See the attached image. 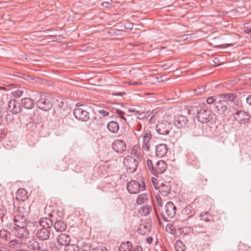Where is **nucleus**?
Instances as JSON below:
<instances>
[{"mask_svg": "<svg viewBox=\"0 0 251 251\" xmlns=\"http://www.w3.org/2000/svg\"><path fill=\"white\" fill-rule=\"evenodd\" d=\"M40 228L35 233L36 237L40 240L44 241L49 239L50 236V229L52 227V223L49 218L43 217L39 219Z\"/></svg>", "mask_w": 251, "mask_h": 251, "instance_id": "f257e3e1", "label": "nucleus"}, {"mask_svg": "<svg viewBox=\"0 0 251 251\" xmlns=\"http://www.w3.org/2000/svg\"><path fill=\"white\" fill-rule=\"evenodd\" d=\"M49 219L52 221V226L57 232H63L67 227V224L63 220L64 215L62 213L58 214L57 211L50 213Z\"/></svg>", "mask_w": 251, "mask_h": 251, "instance_id": "f03ea898", "label": "nucleus"}, {"mask_svg": "<svg viewBox=\"0 0 251 251\" xmlns=\"http://www.w3.org/2000/svg\"><path fill=\"white\" fill-rule=\"evenodd\" d=\"M147 167L152 175L158 177L166 171L168 165L162 160L158 161L154 164L152 161L149 159L147 160Z\"/></svg>", "mask_w": 251, "mask_h": 251, "instance_id": "7ed1b4c3", "label": "nucleus"}, {"mask_svg": "<svg viewBox=\"0 0 251 251\" xmlns=\"http://www.w3.org/2000/svg\"><path fill=\"white\" fill-rule=\"evenodd\" d=\"M196 210L193 206V203L188 205L182 210V217L183 220L187 221V224L195 223L197 219L196 217Z\"/></svg>", "mask_w": 251, "mask_h": 251, "instance_id": "20e7f679", "label": "nucleus"}, {"mask_svg": "<svg viewBox=\"0 0 251 251\" xmlns=\"http://www.w3.org/2000/svg\"><path fill=\"white\" fill-rule=\"evenodd\" d=\"M84 104L81 102L77 103L75 105L76 108L74 110L73 114L75 118L82 122H87L90 119L89 112L83 108Z\"/></svg>", "mask_w": 251, "mask_h": 251, "instance_id": "39448f33", "label": "nucleus"}, {"mask_svg": "<svg viewBox=\"0 0 251 251\" xmlns=\"http://www.w3.org/2000/svg\"><path fill=\"white\" fill-rule=\"evenodd\" d=\"M176 212V207L172 201L168 202L161 213V217L165 222L169 221V219L174 218Z\"/></svg>", "mask_w": 251, "mask_h": 251, "instance_id": "423d86ee", "label": "nucleus"}, {"mask_svg": "<svg viewBox=\"0 0 251 251\" xmlns=\"http://www.w3.org/2000/svg\"><path fill=\"white\" fill-rule=\"evenodd\" d=\"M126 188L130 194H137L140 191L145 190L146 186L144 178H142L139 181L131 180L127 183Z\"/></svg>", "mask_w": 251, "mask_h": 251, "instance_id": "0eeeda50", "label": "nucleus"}, {"mask_svg": "<svg viewBox=\"0 0 251 251\" xmlns=\"http://www.w3.org/2000/svg\"><path fill=\"white\" fill-rule=\"evenodd\" d=\"M36 104L39 109L45 111H48L52 106V102L50 100V96L47 93L40 95Z\"/></svg>", "mask_w": 251, "mask_h": 251, "instance_id": "6e6552de", "label": "nucleus"}, {"mask_svg": "<svg viewBox=\"0 0 251 251\" xmlns=\"http://www.w3.org/2000/svg\"><path fill=\"white\" fill-rule=\"evenodd\" d=\"M197 118L201 123H207L210 122L213 118V115L210 110L202 108L200 105L196 107Z\"/></svg>", "mask_w": 251, "mask_h": 251, "instance_id": "1a4fd4ad", "label": "nucleus"}, {"mask_svg": "<svg viewBox=\"0 0 251 251\" xmlns=\"http://www.w3.org/2000/svg\"><path fill=\"white\" fill-rule=\"evenodd\" d=\"M233 119L240 124H245L250 122L251 115L249 112H247L241 109L236 110L233 115Z\"/></svg>", "mask_w": 251, "mask_h": 251, "instance_id": "9d476101", "label": "nucleus"}, {"mask_svg": "<svg viewBox=\"0 0 251 251\" xmlns=\"http://www.w3.org/2000/svg\"><path fill=\"white\" fill-rule=\"evenodd\" d=\"M124 165L126 168V171L128 173L132 174L136 171L138 162L133 157L127 156L124 159Z\"/></svg>", "mask_w": 251, "mask_h": 251, "instance_id": "9b49d317", "label": "nucleus"}, {"mask_svg": "<svg viewBox=\"0 0 251 251\" xmlns=\"http://www.w3.org/2000/svg\"><path fill=\"white\" fill-rule=\"evenodd\" d=\"M155 128L158 134L167 135L169 134L172 129L171 124L167 121H159L156 125Z\"/></svg>", "mask_w": 251, "mask_h": 251, "instance_id": "f8f14e48", "label": "nucleus"}, {"mask_svg": "<svg viewBox=\"0 0 251 251\" xmlns=\"http://www.w3.org/2000/svg\"><path fill=\"white\" fill-rule=\"evenodd\" d=\"M173 123L176 128L181 129L187 127L188 120L186 116L178 114L174 117Z\"/></svg>", "mask_w": 251, "mask_h": 251, "instance_id": "ddd939ff", "label": "nucleus"}, {"mask_svg": "<svg viewBox=\"0 0 251 251\" xmlns=\"http://www.w3.org/2000/svg\"><path fill=\"white\" fill-rule=\"evenodd\" d=\"M21 209H24V207L23 206L19 207V212L21 211ZM13 222L16 227L26 226L27 224V221L25 214L21 212H18L17 214L15 215L13 218Z\"/></svg>", "mask_w": 251, "mask_h": 251, "instance_id": "4468645a", "label": "nucleus"}, {"mask_svg": "<svg viewBox=\"0 0 251 251\" xmlns=\"http://www.w3.org/2000/svg\"><path fill=\"white\" fill-rule=\"evenodd\" d=\"M216 109L219 114H222L226 112L230 108V105L226 100L219 99L214 103Z\"/></svg>", "mask_w": 251, "mask_h": 251, "instance_id": "2eb2a0df", "label": "nucleus"}, {"mask_svg": "<svg viewBox=\"0 0 251 251\" xmlns=\"http://www.w3.org/2000/svg\"><path fill=\"white\" fill-rule=\"evenodd\" d=\"M26 226L15 227L13 230L15 236L20 239L27 238L29 235V231L25 228Z\"/></svg>", "mask_w": 251, "mask_h": 251, "instance_id": "dca6fc26", "label": "nucleus"}, {"mask_svg": "<svg viewBox=\"0 0 251 251\" xmlns=\"http://www.w3.org/2000/svg\"><path fill=\"white\" fill-rule=\"evenodd\" d=\"M112 149L119 153H122L126 149L125 142L121 139L115 140L112 144Z\"/></svg>", "mask_w": 251, "mask_h": 251, "instance_id": "f3484780", "label": "nucleus"}, {"mask_svg": "<svg viewBox=\"0 0 251 251\" xmlns=\"http://www.w3.org/2000/svg\"><path fill=\"white\" fill-rule=\"evenodd\" d=\"M124 104L122 103H113V105L112 107V111L113 113H116L119 115V117L120 118L121 122L124 121L126 123V119L124 116L125 112L123 111V110L120 108H124Z\"/></svg>", "mask_w": 251, "mask_h": 251, "instance_id": "a211bd4d", "label": "nucleus"}, {"mask_svg": "<svg viewBox=\"0 0 251 251\" xmlns=\"http://www.w3.org/2000/svg\"><path fill=\"white\" fill-rule=\"evenodd\" d=\"M142 137L143 138V148L144 150L148 151L150 148V141L152 137L151 131L149 130H144Z\"/></svg>", "mask_w": 251, "mask_h": 251, "instance_id": "6ab92c4d", "label": "nucleus"}, {"mask_svg": "<svg viewBox=\"0 0 251 251\" xmlns=\"http://www.w3.org/2000/svg\"><path fill=\"white\" fill-rule=\"evenodd\" d=\"M21 103L15 100H11L8 103V109L13 114H17L21 111Z\"/></svg>", "mask_w": 251, "mask_h": 251, "instance_id": "aec40b11", "label": "nucleus"}, {"mask_svg": "<svg viewBox=\"0 0 251 251\" xmlns=\"http://www.w3.org/2000/svg\"><path fill=\"white\" fill-rule=\"evenodd\" d=\"M27 247L34 251H41L43 244L39 242L38 240L35 238L30 239L27 243Z\"/></svg>", "mask_w": 251, "mask_h": 251, "instance_id": "412c9836", "label": "nucleus"}, {"mask_svg": "<svg viewBox=\"0 0 251 251\" xmlns=\"http://www.w3.org/2000/svg\"><path fill=\"white\" fill-rule=\"evenodd\" d=\"M168 152V147L165 144H160L155 147V153L157 157L162 158Z\"/></svg>", "mask_w": 251, "mask_h": 251, "instance_id": "4be33fe9", "label": "nucleus"}, {"mask_svg": "<svg viewBox=\"0 0 251 251\" xmlns=\"http://www.w3.org/2000/svg\"><path fill=\"white\" fill-rule=\"evenodd\" d=\"M171 186L169 182H164L162 183L158 187L159 193L163 196H168L171 192Z\"/></svg>", "mask_w": 251, "mask_h": 251, "instance_id": "5701e85b", "label": "nucleus"}, {"mask_svg": "<svg viewBox=\"0 0 251 251\" xmlns=\"http://www.w3.org/2000/svg\"><path fill=\"white\" fill-rule=\"evenodd\" d=\"M21 104L24 108L31 109L34 107L35 103L32 99L27 97L21 100Z\"/></svg>", "mask_w": 251, "mask_h": 251, "instance_id": "b1692460", "label": "nucleus"}, {"mask_svg": "<svg viewBox=\"0 0 251 251\" xmlns=\"http://www.w3.org/2000/svg\"><path fill=\"white\" fill-rule=\"evenodd\" d=\"M57 240L59 244L64 245L66 247V245L70 244L71 238L66 234L61 233L57 236Z\"/></svg>", "mask_w": 251, "mask_h": 251, "instance_id": "393cba45", "label": "nucleus"}, {"mask_svg": "<svg viewBox=\"0 0 251 251\" xmlns=\"http://www.w3.org/2000/svg\"><path fill=\"white\" fill-rule=\"evenodd\" d=\"M151 230V225L149 223L142 224L138 228L140 234H148Z\"/></svg>", "mask_w": 251, "mask_h": 251, "instance_id": "a878e982", "label": "nucleus"}, {"mask_svg": "<svg viewBox=\"0 0 251 251\" xmlns=\"http://www.w3.org/2000/svg\"><path fill=\"white\" fill-rule=\"evenodd\" d=\"M17 199L24 201L28 198L27 193L24 189H19L16 193Z\"/></svg>", "mask_w": 251, "mask_h": 251, "instance_id": "bb28decb", "label": "nucleus"}, {"mask_svg": "<svg viewBox=\"0 0 251 251\" xmlns=\"http://www.w3.org/2000/svg\"><path fill=\"white\" fill-rule=\"evenodd\" d=\"M107 127L110 132L116 133L119 129V125L118 122L112 121L107 124Z\"/></svg>", "mask_w": 251, "mask_h": 251, "instance_id": "cd10ccee", "label": "nucleus"}, {"mask_svg": "<svg viewBox=\"0 0 251 251\" xmlns=\"http://www.w3.org/2000/svg\"><path fill=\"white\" fill-rule=\"evenodd\" d=\"M236 97V95L233 93H226L218 96L219 99L226 100L227 102L232 101Z\"/></svg>", "mask_w": 251, "mask_h": 251, "instance_id": "c85d7f7f", "label": "nucleus"}, {"mask_svg": "<svg viewBox=\"0 0 251 251\" xmlns=\"http://www.w3.org/2000/svg\"><path fill=\"white\" fill-rule=\"evenodd\" d=\"M132 244L129 241L122 242L119 247L120 251H130L132 248Z\"/></svg>", "mask_w": 251, "mask_h": 251, "instance_id": "c756f323", "label": "nucleus"}, {"mask_svg": "<svg viewBox=\"0 0 251 251\" xmlns=\"http://www.w3.org/2000/svg\"><path fill=\"white\" fill-rule=\"evenodd\" d=\"M200 219L205 222L213 221V217L208 212H202L200 215Z\"/></svg>", "mask_w": 251, "mask_h": 251, "instance_id": "7c9ffc66", "label": "nucleus"}, {"mask_svg": "<svg viewBox=\"0 0 251 251\" xmlns=\"http://www.w3.org/2000/svg\"><path fill=\"white\" fill-rule=\"evenodd\" d=\"M79 247L82 251H92L93 249V245L87 241L81 242Z\"/></svg>", "mask_w": 251, "mask_h": 251, "instance_id": "2f4dec72", "label": "nucleus"}, {"mask_svg": "<svg viewBox=\"0 0 251 251\" xmlns=\"http://www.w3.org/2000/svg\"><path fill=\"white\" fill-rule=\"evenodd\" d=\"M149 200V195L147 193H143L138 196L136 200V203L139 204H142Z\"/></svg>", "mask_w": 251, "mask_h": 251, "instance_id": "473e14b6", "label": "nucleus"}, {"mask_svg": "<svg viewBox=\"0 0 251 251\" xmlns=\"http://www.w3.org/2000/svg\"><path fill=\"white\" fill-rule=\"evenodd\" d=\"M190 133L193 136L199 137L202 134V131L199 127H196V126H192L190 128Z\"/></svg>", "mask_w": 251, "mask_h": 251, "instance_id": "72a5a7b5", "label": "nucleus"}, {"mask_svg": "<svg viewBox=\"0 0 251 251\" xmlns=\"http://www.w3.org/2000/svg\"><path fill=\"white\" fill-rule=\"evenodd\" d=\"M187 160L189 163L194 165L195 166H198L199 163L198 158L193 153H189L187 155Z\"/></svg>", "mask_w": 251, "mask_h": 251, "instance_id": "f704fd0d", "label": "nucleus"}, {"mask_svg": "<svg viewBox=\"0 0 251 251\" xmlns=\"http://www.w3.org/2000/svg\"><path fill=\"white\" fill-rule=\"evenodd\" d=\"M21 121L27 125L29 124L33 123L32 117L30 114H24L21 115Z\"/></svg>", "mask_w": 251, "mask_h": 251, "instance_id": "c9c22d12", "label": "nucleus"}, {"mask_svg": "<svg viewBox=\"0 0 251 251\" xmlns=\"http://www.w3.org/2000/svg\"><path fill=\"white\" fill-rule=\"evenodd\" d=\"M151 210V207L150 205H144L139 209V212L142 215L146 216L149 215Z\"/></svg>", "mask_w": 251, "mask_h": 251, "instance_id": "e433bc0d", "label": "nucleus"}, {"mask_svg": "<svg viewBox=\"0 0 251 251\" xmlns=\"http://www.w3.org/2000/svg\"><path fill=\"white\" fill-rule=\"evenodd\" d=\"M176 251H185L186 250L185 246L180 240H177L175 244Z\"/></svg>", "mask_w": 251, "mask_h": 251, "instance_id": "4c0bfd02", "label": "nucleus"}, {"mask_svg": "<svg viewBox=\"0 0 251 251\" xmlns=\"http://www.w3.org/2000/svg\"><path fill=\"white\" fill-rule=\"evenodd\" d=\"M33 123H40L42 122V118L40 114H39V112L38 110H36L34 111L33 114V117H32Z\"/></svg>", "mask_w": 251, "mask_h": 251, "instance_id": "58836bf2", "label": "nucleus"}, {"mask_svg": "<svg viewBox=\"0 0 251 251\" xmlns=\"http://www.w3.org/2000/svg\"><path fill=\"white\" fill-rule=\"evenodd\" d=\"M79 247L75 244H69L65 247V251H79Z\"/></svg>", "mask_w": 251, "mask_h": 251, "instance_id": "ea45409f", "label": "nucleus"}, {"mask_svg": "<svg viewBox=\"0 0 251 251\" xmlns=\"http://www.w3.org/2000/svg\"><path fill=\"white\" fill-rule=\"evenodd\" d=\"M9 247L11 248H19L21 247V243L18 240H11L9 243Z\"/></svg>", "mask_w": 251, "mask_h": 251, "instance_id": "a19ab883", "label": "nucleus"}, {"mask_svg": "<svg viewBox=\"0 0 251 251\" xmlns=\"http://www.w3.org/2000/svg\"><path fill=\"white\" fill-rule=\"evenodd\" d=\"M24 93L23 91L18 89L13 91L11 93V96L14 98H18L21 97Z\"/></svg>", "mask_w": 251, "mask_h": 251, "instance_id": "79ce46f5", "label": "nucleus"}, {"mask_svg": "<svg viewBox=\"0 0 251 251\" xmlns=\"http://www.w3.org/2000/svg\"><path fill=\"white\" fill-rule=\"evenodd\" d=\"M206 86H202L199 87L195 90V93L197 95H201L205 92L206 90Z\"/></svg>", "mask_w": 251, "mask_h": 251, "instance_id": "37998d69", "label": "nucleus"}, {"mask_svg": "<svg viewBox=\"0 0 251 251\" xmlns=\"http://www.w3.org/2000/svg\"><path fill=\"white\" fill-rule=\"evenodd\" d=\"M204 179V181L206 182L207 181V179L204 178V177L203 176H202V175L199 176L198 177L197 180H196L197 183L198 184V185H199V186L205 185V183L203 181Z\"/></svg>", "mask_w": 251, "mask_h": 251, "instance_id": "c03bdc74", "label": "nucleus"}, {"mask_svg": "<svg viewBox=\"0 0 251 251\" xmlns=\"http://www.w3.org/2000/svg\"><path fill=\"white\" fill-rule=\"evenodd\" d=\"M166 231L170 233L175 234L176 233L175 227L172 224H168L166 227Z\"/></svg>", "mask_w": 251, "mask_h": 251, "instance_id": "a18cd8bd", "label": "nucleus"}, {"mask_svg": "<svg viewBox=\"0 0 251 251\" xmlns=\"http://www.w3.org/2000/svg\"><path fill=\"white\" fill-rule=\"evenodd\" d=\"M218 99H219L218 97L216 98L213 96L210 97L206 99V103L209 104L215 103L216 101L219 100Z\"/></svg>", "mask_w": 251, "mask_h": 251, "instance_id": "49530a36", "label": "nucleus"}, {"mask_svg": "<svg viewBox=\"0 0 251 251\" xmlns=\"http://www.w3.org/2000/svg\"><path fill=\"white\" fill-rule=\"evenodd\" d=\"M138 149H139V148L138 146H133L132 149V150H131V154L135 155L137 157H138L139 155L137 154Z\"/></svg>", "mask_w": 251, "mask_h": 251, "instance_id": "de8ad7c7", "label": "nucleus"}, {"mask_svg": "<svg viewBox=\"0 0 251 251\" xmlns=\"http://www.w3.org/2000/svg\"><path fill=\"white\" fill-rule=\"evenodd\" d=\"M92 251H108L107 249L103 246L93 248Z\"/></svg>", "mask_w": 251, "mask_h": 251, "instance_id": "09e8293b", "label": "nucleus"}, {"mask_svg": "<svg viewBox=\"0 0 251 251\" xmlns=\"http://www.w3.org/2000/svg\"><path fill=\"white\" fill-rule=\"evenodd\" d=\"M151 181H152V185L153 186V187L157 190L158 189V181H157V180L154 178V177H152L151 178Z\"/></svg>", "mask_w": 251, "mask_h": 251, "instance_id": "8fccbe9b", "label": "nucleus"}, {"mask_svg": "<svg viewBox=\"0 0 251 251\" xmlns=\"http://www.w3.org/2000/svg\"><path fill=\"white\" fill-rule=\"evenodd\" d=\"M112 4L111 1H104L101 3V6L104 7H109Z\"/></svg>", "mask_w": 251, "mask_h": 251, "instance_id": "3c124183", "label": "nucleus"}, {"mask_svg": "<svg viewBox=\"0 0 251 251\" xmlns=\"http://www.w3.org/2000/svg\"><path fill=\"white\" fill-rule=\"evenodd\" d=\"M130 251H143L142 248L140 246H136L134 247H132V248L131 249Z\"/></svg>", "mask_w": 251, "mask_h": 251, "instance_id": "603ef678", "label": "nucleus"}, {"mask_svg": "<svg viewBox=\"0 0 251 251\" xmlns=\"http://www.w3.org/2000/svg\"><path fill=\"white\" fill-rule=\"evenodd\" d=\"M157 203L160 207L163 206L162 200L159 195L156 196V197Z\"/></svg>", "mask_w": 251, "mask_h": 251, "instance_id": "864d4df0", "label": "nucleus"}, {"mask_svg": "<svg viewBox=\"0 0 251 251\" xmlns=\"http://www.w3.org/2000/svg\"><path fill=\"white\" fill-rule=\"evenodd\" d=\"M99 112L103 117L107 116L109 115V112L105 110H100Z\"/></svg>", "mask_w": 251, "mask_h": 251, "instance_id": "5fc2aeb1", "label": "nucleus"}, {"mask_svg": "<svg viewBox=\"0 0 251 251\" xmlns=\"http://www.w3.org/2000/svg\"><path fill=\"white\" fill-rule=\"evenodd\" d=\"M234 44L233 43H229V44H223L219 46V47L221 48H226L229 47H232Z\"/></svg>", "mask_w": 251, "mask_h": 251, "instance_id": "6e6d98bb", "label": "nucleus"}, {"mask_svg": "<svg viewBox=\"0 0 251 251\" xmlns=\"http://www.w3.org/2000/svg\"><path fill=\"white\" fill-rule=\"evenodd\" d=\"M1 212H0V221L2 222L3 221V218L5 216L6 210H1Z\"/></svg>", "mask_w": 251, "mask_h": 251, "instance_id": "4d7b16f0", "label": "nucleus"}, {"mask_svg": "<svg viewBox=\"0 0 251 251\" xmlns=\"http://www.w3.org/2000/svg\"><path fill=\"white\" fill-rule=\"evenodd\" d=\"M149 118H150L149 119V122L151 123H154L155 122V118H154V115H152L151 117H150V115H149L148 116V117H147V119H148Z\"/></svg>", "mask_w": 251, "mask_h": 251, "instance_id": "13d9d810", "label": "nucleus"}, {"mask_svg": "<svg viewBox=\"0 0 251 251\" xmlns=\"http://www.w3.org/2000/svg\"><path fill=\"white\" fill-rule=\"evenodd\" d=\"M129 84L133 85H138L141 84V82H139L137 81H130L129 82H127Z\"/></svg>", "mask_w": 251, "mask_h": 251, "instance_id": "bf43d9fd", "label": "nucleus"}, {"mask_svg": "<svg viewBox=\"0 0 251 251\" xmlns=\"http://www.w3.org/2000/svg\"><path fill=\"white\" fill-rule=\"evenodd\" d=\"M246 102L249 105H251V94L246 98Z\"/></svg>", "mask_w": 251, "mask_h": 251, "instance_id": "052dcab7", "label": "nucleus"}, {"mask_svg": "<svg viewBox=\"0 0 251 251\" xmlns=\"http://www.w3.org/2000/svg\"><path fill=\"white\" fill-rule=\"evenodd\" d=\"M145 117H146V113L145 112L140 113L137 118L140 119H143Z\"/></svg>", "mask_w": 251, "mask_h": 251, "instance_id": "680f3d73", "label": "nucleus"}, {"mask_svg": "<svg viewBox=\"0 0 251 251\" xmlns=\"http://www.w3.org/2000/svg\"><path fill=\"white\" fill-rule=\"evenodd\" d=\"M152 241H153V238L151 237H148L146 239L147 242L149 244H151V243H152Z\"/></svg>", "mask_w": 251, "mask_h": 251, "instance_id": "e2e57ef3", "label": "nucleus"}, {"mask_svg": "<svg viewBox=\"0 0 251 251\" xmlns=\"http://www.w3.org/2000/svg\"><path fill=\"white\" fill-rule=\"evenodd\" d=\"M5 230H0V238L3 237L5 235Z\"/></svg>", "mask_w": 251, "mask_h": 251, "instance_id": "0e129e2a", "label": "nucleus"}, {"mask_svg": "<svg viewBox=\"0 0 251 251\" xmlns=\"http://www.w3.org/2000/svg\"><path fill=\"white\" fill-rule=\"evenodd\" d=\"M239 80L238 79H235L233 80H231V85H235L236 84H237Z\"/></svg>", "mask_w": 251, "mask_h": 251, "instance_id": "69168bd1", "label": "nucleus"}, {"mask_svg": "<svg viewBox=\"0 0 251 251\" xmlns=\"http://www.w3.org/2000/svg\"><path fill=\"white\" fill-rule=\"evenodd\" d=\"M137 129L136 130L138 131L141 130L142 126L140 123H138L136 126Z\"/></svg>", "mask_w": 251, "mask_h": 251, "instance_id": "338daca9", "label": "nucleus"}, {"mask_svg": "<svg viewBox=\"0 0 251 251\" xmlns=\"http://www.w3.org/2000/svg\"><path fill=\"white\" fill-rule=\"evenodd\" d=\"M244 32L247 34L251 33V29H246L244 30Z\"/></svg>", "mask_w": 251, "mask_h": 251, "instance_id": "774afa93", "label": "nucleus"}]
</instances>
